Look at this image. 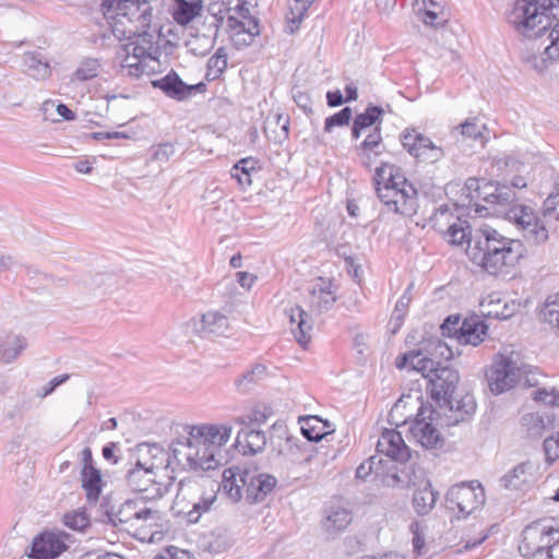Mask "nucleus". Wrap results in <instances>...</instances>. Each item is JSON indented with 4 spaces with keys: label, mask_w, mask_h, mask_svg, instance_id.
I'll use <instances>...</instances> for the list:
<instances>
[{
    "label": "nucleus",
    "mask_w": 559,
    "mask_h": 559,
    "mask_svg": "<svg viewBox=\"0 0 559 559\" xmlns=\"http://www.w3.org/2000/svg\"><path fill=\"white\" fill-rule=\"evenodd\" d=\"M187 437L171 442L174 461L183 469L210 471L222 464V448L230 438L227 425L201 424L186 426Z\"/></svg>",
    "instance_id": "1"
},
{
    "label": "nucleus",
    "mask_w": 559,
    "mask_h": 559,
    "mask_svg": "<svg viewBox=\"0 0 559 559\" xmlns=\"http://www.w3.org/2000/svg\"><path fill=\"white\" fill-rule=\"evenodd\" d=\"M513 29L526 38H539L547 34L549 44L544 55L559 59V0H515L507 13Z\"/></svg>",
    "instance_id": "2"
},
{
    "label": "nucleus",
    "mask_w": 559,
    "mask_h": 559,
    "mask_svg": "<svg viewBox=\"0 0 559 559\" xmlns=\"http://www.w3.org/2000/svg\"><path fill=\"white\" fill-rule=\"evenodd\" d=\"M474 246L468 243L471 260L488 274L507 275L525 255V247L519 239L508 238L493 228L480 230Z\"/></svg>",
    "instance_id": "3"
},
{
    "label": "nucleus",
    "mask_w": 559,
    "mask_h": 559,
    "mask_svg": "<svg viewBox=\"0 0 559 559\" xmlns=\"http://www.w3.org/2000/svg\"><path fill=\"white\" fill-rule=\"evenodd\" d=\"M432 364V370L423 376L429 380L430 396L442 409L445 425L453 426L467 420L476 409L474 396L465 394L461 399H454L460 381L459 372L449 366H442L433 358Z\"/></svg>",
    "instance_id": "4"
},
{
    "label": "nucleus",
    "mask_w": 559,
    "mask_h": 559,
    "mask_svg": "<svg viewBox=\"0 0 559 559\" xmlns=\"http://www.w3.org/2000/svg\"><path fill=\"white\" fill-rule=\"evenodd\" d=\"M508 221L522 230L526 241L536 246L546 243L552 223H559V187L544 201L542 216L531 206L514 202L513 210H509Z\"/></svg>",
    "instance_id": "5"
},
{
    "label": "nucleus",
    "mask_w": 559,
    "mask_h": 559,
    "mask_svg": "<svg viewBox=\"0 0 559 559\" xmlns=\"http://www.w3.org/2000/svg\"><path fill=\"white\" fill-rule=\"evenodd\" d=\"M102 11L107 20L112 21L114 33L127 39L148 28L153 17L147 0H103Z\"/></svg>",
    "instance_id": "6"
},
{
    "label": "nucleus",
    "mask_w": 559,
    "mask_h": 559,
    "mask_svg": "<svg viewBox=\"0 0 559 559\" xmlns=\"http://www.w3.org/2000/svg\"><path fill=\"white\" fill-rule=\"evenodd\" d=\"M525 372H527V364L522 360L520 353L503 349L496 356L486 372L488 388L496 395L502 394L522 381Z\"/></svg>",
    "instance_id": "7"
},
{
    "label": "nucleus",
    "mask_w": 559,
    "mask_h": 559,
    "mask_svg": "<svg viewBox=\"0 0 559 559\" xmlns=\"http://www.w3.org/2000/svg\"><path fill=\"white\" fill-rule=\"evenodd\" d=\"M465 187L469 193L475 192V195L469 194L472 199L483 200L492 210L493 214L508 219L509 210H513L516 201L515 192L512 191L510 186L491 181H484L480 185L477 178H468ZM484 210L487 211L488 207L477 206L476 212L481 214Z\"/></svg>",
    "instance_id": "8"
},
{
    "label": "nucleus",
    "mask_w": 559,
    "mask_h": 559,
    "mask_svg": "<svg viewBox=\"0 0 559 559\" xmlns=\"http://www.w3.org/2000/svg\"><path fill=\"white\" fill-rule=\"evenodd\" d=\"M156 466L146 460H136L135 466L128 471L126 480L128 486L139 492V496H148L147 501L162 497L160 484L155 480Z\"/></svg>",
    "instance_id": "9"
},
{
    "label": "nucleus",
    "mask_w": 559,
    "mask_h": 559,
    "mask_svg": "<svg viewBox=\"0 0 559 559\" xmlns=\"http://www.w3.org/2000/svg\"><path fill=\"white\" fill-rule=\"evenodd\" d=\"M445 501L449 509L468 515L484 504V488L480 484L474 486L473 483L452 486L445 495Z\"/></svg>",
    "instance_id": "10"
},
{
    "label": "nucleus",
    "mask_w": 559,
    "mask_h": 559,
    "mask_svg": "<svg viewBox=\"0 0 559 559\" xmlns=\"http://www.w3.org/2000/svg\"><path fill=\"white\" fill-rule=\"evenodd\" d=\"M439 413L431 406L421 404L416 414L415 420L409 427L414 439L425 449H438L443 444V438L439 430L432 425L435 415Z\"/></svg>",
    "instance_id": "11"
},
{
    "label": "nucleus",
    "mask_w": 559,
    "mask_h": 559,
    "mask_svg": "<svg viewBox=\"0 0 559 559\" xmlns=\"http://www.w3.org/2000/svg\"><path fill=\"white\" fill-rule=\"evenodd\" d=\"M160 521L162 514L155 508L154 501H147L128 533L141 542L154 543L160 538Z\"/></svg>",
    "instance_id": "12"
},
{
    "label": "nucleus",
    "mask_w": 559,
    "mask_h": 559,
    "mask_svg": "<svg viewBox=\"0 0 559 559\" xmlns=\"http://www.w3.org/2000/svg\"><path fill=\"white\" fill-rule=\"evenodd\" d=\"M559 527H554L542 522H534L523 531V539L519 546L522 556L530 555L534 549H545L549 552V546L557 544Z\"/></svg>",
    "instance_id": "13"
},
{
    "label": "nucleus",
    "mask_w": 559,
    "mask_h": 559,
    "mask_svg": "<svg viewBox=\"0 0 559 559\" xmlns=\"http://www.w3.org/2000/svg\"><path fill=\"white\" fill-rule=\"evenodd\" d=\"M401 142L412 156L425 163H436L444 156L440 146L435 145L430 138L415 130H405Z\"/></svg>",
    "instance_id": "14"
},
{
    "label": "nucleus",
    "mask_w": 559,
    "mask_h": 559,
    "mask_svg": "<svg viewBox=\"0 0 559 559\" xmlns=\"http://www.w3.org/2000/svg\"><path fill=\"white\" fill-rule=\"evenodd\" d=\"M69 538V534L62 531L44 532L34 539L28 557L31 559H56L67 550Z\"/></svg>",
    "instance_id": "15"
},
{
    "label": "nucleus",
    "mask_w": 559,
    "mask_h": 559,
    "mask_svg": "<svg viewBox=\"0 0 559 559\" xmlns=\"http://www.w3.org/2000/svg\"><path fill=\"white\" fill-rule=\"evenodd\" d=\"M147 498L148 496H136L132 499H127L117 509L114 507L106 509L105 515L107 521L115 527L128 532L147 503Z\"/></svg>",
    "instance_id": "16"
},
{
    "label": "nucleus",
    "mask_w": 559,
    "mask_h": 559,
    "mask_svg": "<svg viewBox=\"0 0 559 559\" xmlns=\"http://www.w3.org/2000/svg\"><path fill=\"white\" fill-rule=\"evenodd\" d=\"M152 85L159 88L167 97L178 102L186 100L195 93L205 91L204 83L187 84L174 70L165 76L152 81Z\"/></svg>",
    "instance_id": "17"
},
{
    "label": "nucleus",
    "mask_w": 559,
    "mask_h": 559,
    "mask_svg": "<svg viewBox=\"0 0 559 559\" xmlns=\"http://www.w3.org/2000/svg\"><path fill=\"white\" fill-rule=\"evenodd\" d=\"M186 326L200 337L224 336L230 331L228 318L218 312H207L200 319H191Z\"/></svg>",
    "instance_id": "18"
},
{
    "label": "nucleus",
    "mask_w": 559,
    "mask_h": 559,
    "mask_svg": "<svg viewBox=\"0 0 559 559\" xmlns=\"http://www.w3.org/2000/svg\"><path fill=\"white\" fill-rule=\"evenodd\" d=\"M239 480L246 488V499L250 503L263 501L276 486V478L270 474H252L243 471L239 475Z\"/></svg>",
    "instance_id": "19"
},
{
    "label": "nucleus",
    "mask_w": 559,
    "mask_h": 559,
    "mask_svg": "<svg viewBox=\"0 0 559 559\" xmlns=\"http://www.w3.org/2000/svg\"><path fill=\"white\" fill-rule=\"evenodd\" d=\"M310 309L321 314L332 308L336 301V288L331 278L319 277L309 289Z\"/></svg>",
    "instance_id": "20"
},
{
    "label": "nucleus",
    "mask_w": 559,
    "mask_h": 559,
    "mask_svg": "<svg viewBox=\"0 0 559 559\" xmlns=\"http://www.w3.org/2000/svg\"><path fill=\"white\" fill-rule=\"evenodd\" d=\"M377 451L402 463L411 459V450L405 444L401 432L393 429H386L382 432L377 443Z\"/></svg>",
    "instance_id": "21"
},
{
    "label": "nucleus",
    "mask_w": 559,
    "mask_h": 559,
    "mask_svg": "<svg viewBox=\"0 0 559 559\" xmlns=\"http://www.w3.org/2000/svg\"><path fill=\"white\" fill-rule=\"evenodd\" d=\"M235 445L240 447L245 454H257L264 450L266 437L262 430L243 427L237 435Z\"/></svg>",
    "instance_id": "22"
},
{
    "label": "nucleus",
    "mask_w": 559,
    "mask_h": 559,
    "mask_svg": "<svg viewBox=\"0 0 559 559\" xmlns=\"http://www.w3.org/2000/svg\"><path fill=\"white\" fill-rule=\"evenodd\" d=\"M399 194L393 202V212L404 216H412L416 213L417 207V190L405 178V183L396 187Z\"/></svg>",
    "instance_id": "23"
},
{
    "label": "nucleus",
    "mask_w": 559,
    "mask_h": 559,
    "mask_svg": "<svg viewBox=\"0 0 559 559\" xmlns=\"http://www.w3.org/2000/svg\"><path fill=\"white\" fill-rule=\"evenodd\" d=\"M132 38H135V40L124 46V50L128 53H132L142 60L156 58L154 55L157 53L158 49L154 46V34L147 32V28H144V32L134 34Z\"/></svg>",
    "instance_id": "24"
},
{
    "label": "nucleus",
    "mask_w": 559,
    "mask_h": 559,
    "mask_svg": "<svg viewBox=\"0 0 559 559\" xmlns=\"http://www.w3.org/2000/svg\"><path fill=\"white\" fill-rule=\"evenodd\" d=\"M24 72L36 81H45L51 75L48 60L37 51H26L23 55Z\"/></svg>",
    "instance_id": "25"
},
{
    "label": "nucleus",
    "mask_w": 559,
    "mask_h": 559,
    "mask_svg": "<svg viewBox=\"0 0 559 559\" xmlns=\"http://www.w3.org/2000/svg\"><path fill=\"white\" fill-rule=\"evenodd\" d=\"M487 329V325L479 318H468L460 325V333L456 338L462 344L477 346L484 341Z\"/></svg>",
    "instance_id": "26"
},
{
    "label": "nucleus",
    "mask_w": 559,
    "mask_h": 559,
    "mask_svg": "<svg viewBox=\"0 0 559 559\" xmlns=\"http://www.w3.org/2000/svg\"><path fill=\"white\" fill-rule=\"evenodd\" d=\"M352 520L353 515L350 510L342 506H331L325 511L322 526L329 534H336L345 530Z\"/></svg>",
    "instance_id": "27"
},
{
    "label": "nucleus",
    "mask_w": 559,
    "mask_h": 559,
    "mask_svg": "<svg viewBox=\"0 0 559 559\" xmlns=\"http://www.w3.org/2000/svg\"><path fill=\"white\" fill-rule=\"evenodd\" d=\"M288 317L290 323L296 324V329L292 330L296 341L302 347H306L311 337L309 334L312 328L311 323H309L310 316L302 308L296 307L289 310Z\"/></svg>",
    "instance_id": "28"
},
{
    "label": "nucleus",
    "mask_w": 559,
    "mask_h": 559,
    "mask_svg": "<svg viewBox=\"0 0 559 559\" xmlns=\"http://www.w3.org/2000/svg\"><path fill=\"white\" fill-rule=\"evenodd\" d=\"M488 132L489 131L484 123H478L476 119H473L466 120L460 126L455 127L451 134L456 138L457 142H463L468 139L479 140L480 145L484 146L488 139L485 133Z\"/></svg>",
    "instance_id": "29"
},
{
    "label": "nucleus",
    "mask_w": 559,
    "mask_h": 559,
    "mask_svg": "<svg viewBox=\"0 0 559 559\" xmlns=\"http://www.w3.org/2000/svg\"><path fill=\"white\" fill-rule=\"evenodd\" d=\"M267 378V368L262 364L253 365L235 381V386L240 393H248Z\"/></svg>",
    "instance_id": "30"
},
{
    "label": "nucleus",
    "mask_w": 559,
    "mask_h": 559,
    "mask_svg": "<svg viewBox=\"0 0 559 559\" xmlns=\"http://www.w3.org/2000/svg\"><path fill=\"white\" fill-rule=\"evenodd\" d=\"M383 114L384 110L380 106L369 105L362 114L355 117L352 128L353 138L358 139L362 130L373 124L380 127Z\"/></svg>",
    "instance_id": "31"
},
{
    "label": "nucleus",
    "mask_w": 559,
    "mask_h": 559,
    "mask_svg": "<svg viewBox=\"0 0 559 559\" xmlns=\"http://www.w3.org/2000/svg\"><path fill=\"white\" fill-rule=\"evenodd\" d=\"M421 355V349L405 353L404 355L396 359L395 366L399 369H403L408 366L412 370H416L421 374H426V371L432 370V358L420 357Z\"/></svg>",
    "instance_id": "32"
},
{
    "label": "nucleus",
    "mask_w": 559,
    "mask_h": 559,
    "mask_svg": "<svg viewBox=\"0 0 559 559\" xmlns=\"http://www.w3.org/2000/svg\"><path fill=\"white\" fill-rule=\"evenodd\" d=\"M82 487L86 491V497L90 502H96L102 491V476L100 472L94 466L82 468Z\"/></svg>",
    "instance_id": "33"
},
{
    "label": "nucleus",
    "mask_w": 559,
    "mask_h": 559,
    "mask_svg": "<svg viewBox=\"0 0 559 559\" xmlns=\"http://www.w3.org/2000/svg\"><path fill=\"white\" fill-rule=\"evenodd\" d=\"M140 457L138 460H146L148 464L157 465L156 469L164 467V462L170 463L174 460L173 453L168 454L158 444L142 443L138 445Z\"/></svg>",
    "instance_id": "34"
},
{
    "label": "nucleus",
    "mask_w": 559,
    "mask_h": 559,
    "mask_svg": "<svg viewBox=\"0 0 559 559\" xmlns=\"http://www.w3.org/2000/svg\"><path fill=\"white\" fill-rule=\"evenodd\" d=\"M374 187H382L389 185L405 183V177L401 174L400 168L390 163H382L381 166L376 168Z\"/></svg>",
    "instance_id": "35"
},
{
    "label": "nucleus",
    "mask_w": 559,
    "mask_h": 559,
    "mask_svg": "<svg viewBox=\"0 0 559 559\" xmlns=\"http://www.w3.org/2000/svg\"><path fill=\"white\" fill-rule=\"evenodd\" d=\"M437 492L433 491L432 486L421 487L416 489L413 495V508L418 515L428 514L435 507L437 501Z\"/></svg>",
    "instance_id": "36"
},
{
    "label": "nucleus",
    "mask_w": 559,
    "mask_h": 559,
    "mask_svg": "<svg viewBox=\"0 0 559 559\" xmlns=\"http://www.w3.org/2000/svg\"><path fill=\"white\" fill-rule=\"evenodd\" d=\"M245 20H238L234 16H229L227 20L228 27L235 32L236 35L247 34L249 36V44L252 41L253 37L260 34L259 21L255 17L249 15V13H245Z\"/></svg>",
    "instance_id": "37"
},
{
    "label": "nucleus",
    "mask_w": 559,
    "mask_h": 559,
    "mask_svg": "<svg viewBox=\"0 0 559 559\" xmlns=\"http://www.w3.org/2000/svg\"><path fill=\"white\" fill-rule=\"evenodd\" d=\"M177 9L174 12L175 21L180 25L189 24L194 17L200 14L202 9L201 0H176Z\"/></svg>",
    "instance_id": "38"
},
{
    "label": "nucleus",
    "mask_w": 559,
    "mask_h": 559,
    "mask_svg": "<svg viewBox=\"0 0 559 559\" xmlns=\"http://www.w3.org/2000/svg\"><path fill=\"white\" fill-rule=\"evenodd\" d=\"M329 426L328 421H323L317 416H310L304 419L301 432L307 440L318 442L331 433V431L324 430Z\"/></svg>",
    "instance_id": "39"
},
{
    "label": "nucleus",
    "mask_w": 559,
    "mask_h": 559,
    "mask_svg": "<svg viewBox=\"0 0 559 559\" xmlns=\"http://www.w3.org/2000/svg\"><path fill=\"white\" fill-rule=\"evenodd\" d=\"M240 474L236 473L233 468L225 469L222 484L219 485V488L226 492L233 502H238L242 497L241 488L243 486L239 480Z\"/></svg>",
    "instance_id": "40"
},
{
    "label": "nucleus",
    "mask_w": 559,
    "mask_h": 559,
    "mask_svg": "<svg viewBox=\"0 0 559 559\" xmlns=\"http://www.w3.org/2000/svg\"><path fill=\"white\" fill-rule=\"evenodd\" d=\"M528 467V463H521L513 467L512 471L500 478L501 486L509 490L521 489L527 483Z\"/></svg>",
    "instance_id": "41"
},
{
    "label": "nucleus",
    "mask_w": 559,
    "mask_h": 559,
    "mask_svg": "<svg viewBox=\"0 0 559 559\" xmlns=\"http://www.w3.org/2000/svg\"><path fill=\"white\" fill-rule=\"evenodd\" d=\"M313 1L314 0H294V4H290L289 12L286 14L289 34H294L299 28L305 14Z\"/></svg>",
    "instance_id": "42"
},
{
    "label": "nucleus",
    "mask_w": 559,
    "mask_h": 559,
    "mask_svg": "<svg viewBox=\"0 0 559 559\" xmlns=\"http://www.w3.org/2000/svg\"><path fill=\"white\" fill-rule=\"evenodd\" d=\"M445 235L451 245H462L466 240L469 242L471 226L467 221L456 217L449 224Z\"/></svg>",
    "instance_id": "43"
},
{
    "label": "nucleus",
    "mask_w": 559,
    "mask_h": 559,
    "mask_svg": "<svg viewBox=\"0 0 559 559\" xmlns=\"http://www.w3.org/2000/svg\"><path fill=\"white\" fill-rule=\"evenodd\" d=\"M205 79L207 81L217 80L227 68V53L224 47H219L207 61Z\"/></svg>",
    "instance_id": "44"
},
{
    "label": "nucleus",
    "mask_w": 559,
    "mask_h": 559,
    "mask_svg": "<svg viewBox=\"0 0 559 559\" xmlns=\"http://www.w3.org/2000/svg\"><path fill=\"white\" fill-rule=\"evenodd\" d=\"M254 164L255 162L252 158L240 159L233 166L230 171L231 177L237 179L241 187L250 186L252 182L251 171L255 170Z\"/></svg>",
    "instance_id": "45"
},
{
    "label": "nucleus",
    "mask_w": 559,
    "mask_h": 559,
    "mask_svg": "<svg viewBox=\"0 0 559 559\" xmlns=\"http://www.w3.org/2000/svg\"><path fill=\"white\" fill-rule=\"evenodd\" d=\"M540 317L559 332V294L549 296L546 299Z\"/></svg>",
    "instance_id": "46"
},
{
    "label": "nucleus",
    "mask_w": 559,
    "mask_h": 559,
    "mask_svg": "<svg viewBox=\"0 0 559 559\" xmlns=\"http://www.w3.org/2000/svg\"><path fill=\"white\" fill-rule=\"evenodd\" d=\"M99 62L97 59H85L72 75V81H88L97 76Z\"/></svg>",
    "instance_id": "47"
},
{
    "label": "nucleus",
    "mask_w": 559,
    "mask_h": 559,
    "mask_svg": "<svg viewBox=\"0 0 559 559\" xmlns=\"http://www.w3.org/2000/svg\"><path fill=\"white\" fill-rule=\"evenodd\" d=\"M406 474V488H415L416 490L424 486L430 487V480L428 479L425 471L421 467H417L415 465H407Z\"/></svg>",
    "instance_id": "48"
},
{
    "label": "nucleus",
    "mask_w": 559,
    "mask_h": 559,
    "mask_svg": "<svg viewBox=\"0 0 559 559\" xmlns=\"http://www.w3.org/2000/svg\"><path fill=\"white\" fill-rule=\"evenodd\" d=\"M63 523L66 526L73 531L85 532V530L90 526V518L85 511H73L71 513H67L63 516Z\"/></svg>",
    "instance_id": "49"
},
{
    "label": "nucleus",
    "mask_w": 559,
    "mask_h": 559,
    "mask_svg": "<svg viewBox=\"0 0 559 559\" xmlns=\"http://www.w3.org/2000/svg\"><path fill=\"white\" fill-rule=\"evenodd\" d=\"M216 499L215 493L200 498L198 502L193 503V508L187 513V519L190 523H197L203 512L210 510L211 506Z\"/></svg>",
    "instance_id": "50"
},
{
    "label": "nucleus",
    "mask_w": 559,
    "mask_h": 559,
    "mask_svg": "<svg viewBox=\"0 0 559 559\" xmlns=\"http://www.w3.org/2000/svg\"><path fill=\"white\" fill-rule=\"evenodd\" d=\"M406 466L402 468L394 467V471L390 469L382 477V484L388 487L406 488L407 484Z\"/></svg>",
    "instance_id": "51"
},
{
    "label": "nucleus",
    "mask_w": 559,
    "mask_h": 559,
    "mask_svg": "<svg viewBox=\"0 0 559 559\" xmlns=\"http://www.w3.org/2000/svg\"><path fill=\"white\" fill-rule=\"evenodd\" d=\"M352 119V109L344 107L338 112L328 117L324 122V131L331 132L335 127H344L349 123Z\"/></svg>",
    "instance_id": "52"
},
{
    "label": "nucleus",
    "mask_w": 559,
    "mask_h": 559,
    "mask_svg": "<svg viewBox=\"0 0 559 559\" xmlns=\"http://www.w3.org/2000/svg\"><path fill=\"white\" fill-rule=\"evenodd\" d=\"M25 347V342L21 337L14 340L13 346L5 347L0 344V364H9L17 358L21 350Z\"/></svg>",
    "instance_id": "53"
},
{
    "label": "nucleus",
    "mask_w": 559,
    "mask_h": 559,
    "mask_svg": "<svg viewBox=\"0 0 559 559\" xmlns=\"http://www.w3.org/2000/svg\"><path fill=\"white\" fill-rule=\"evenodd\" d=\"M266 419L267 414L265 412L253 409L250 414L238 418L237 421L242 424L245 427L255 428L264 424Z\"/></svg>",
    "instance_id": "54"
},
{
    "label": "nucleus",
    "mask_w": 559,
    "mask_h": 559,
    "mask_svg": "<svg viewBox=\"0 0 559 559\" xmlns=\"http://www.w3.org/2000/svg\"><path fill=\"white\" fill-rule=\"evenodd\" d=\"M399 185H389V186H380L376 187V192L378 198L383 202L390 211H393V202L392 200H396L399 194L396 192V187Z\"/></svg>",
    "instance_id": "55"
},
{
    "label": "nucleus",
    "mask_w": 559,
    "mask_h": 559,
    "mask_svg": "<svg viewBox=\"0 0 559 559\" xmlns=\"http://www.w3.org/2000/svg\"><path fill=\"white\" fill-rule=\"evenodd\" d=\"M543 447L548 461L554 462L559 459V431L557 435L547 437Z\"/></svg>",
    "instance_id": "56"
},
{
    "label": "nucleus",
    "mask_w": 559,
    "mask_h": 559,
    "mask_svg": "<svg viewBox=\"0 0 559 559\" xmlns=\"http://www.w3.org/2000/svg\"><path fill=\"white\" fill-rule=\"evenodd\" d=\"M382 138L380 133V127L376 126L374 131L367 135L365 141L361 143V148L367 152L371 151L374 153V155H379L380 152L376 151L381 144Z\"/></svg>",
    "instance_id": "57"
},
{
    "label": "nucleus",
    "mask_w": 559,
    "mask_h": 559,
    "mask_svg": "<svg viewBox=\"0 0 559 559\" xmlns=\"http://www.w3.org/2000/svg\"><path fill=\"white\" fill-rule=\"evenodd\" d=\"M460 316H449L444 322L440 325V329L442 331V335L444 336H452L454 335L457 337L460 333V325H461Z\"/></svg>",
    "instance_id": "58"
},
{
    "label": "nucleus",
    "mask_w": 559,
    "mask_h": 559,
    "mask_svg": "<svg viewBox=\"0 0 559 559\" xmlns=\"http://www.w3.org/2000/svg\"><path fill=\"white\" fill-rule=\"evenodd\" d=\"M411 290V286L407 288V290L401 296V298L397 300L394 309V319L396 321V328L401 325L403 321L404 313L406 312L409 302H411V296L408 295V292Z\"/></svg>",
    "instance_id": "59"
},
{
    "label": "nucleus",
    "mask_w": 559,
    "mask_h": 559,
    "mask_svg": "<svg viewBox=\"0 0 559 559\" xmlns=\"http://www.w3.org/2000/svg\"><path fill=\"white\" fill-rule=\"evenodd\" d=\"M175 154V147L170 143H163L153 148L152 159L160 163L167 162Z\"/></svg>",
    "instance_id": "60"
},
{
    "label": "nucleus",
    "mask_w": 559,
    "mask_h": 559,
    "mask_svg": "<svg viewBox=\"0 0 559 559\" xmlns=\"http://www.w3.org/2000/svg\"><path fill=\"white\" fill-rule=\"evenodd\" d=\"M154 559H192V556L187 550L170 546L155 556Z\"/></svg>",
    "instance_id": "61"
},
{
    "label": "nucleus",
    "mask_w": 559,
    "mask_h": 559,
    "mask_svg": "<svg viewBox=\"0 0 559 559\" xmlns=\"http://www.w3.org/2000/svg\"><path fill=\"white\" fill-rule=\"evenodd\" d=\"M142 61V59L127 52L122 67L129 69L130 75L140 76V74L143 72Z\"/></svg>",
    "instance_id": "62"
},
{
    "label": "nucleus",
    "mask_w": 559,
    "mask_h": 559,
    "mask_svg": "<svg viewBox=\"0 0 559 559\" xmlns=\"http://www.w3.org/2000/svg\"><path fill=\"white\" fill-rule=\"evenodd\" d=\"M230 544L224 536H217L213 540L209 543V550L211 552H222L225 551L227 548H229Z\"/></svg>",
    "instance_id": "63"
},
{
    "label": "nucleus",
    "mask_w": 559,
    "mask_h": 559,
    "mask_svg": "<svg viewBox=\"0 0 559 559\" xmlns=\"http://www.w3.org/2000/svg\"><path fill=\"white\" fill-rule=\"evenodd\" d=\"M439 344H440L439 338L429 341L428 345L424 349H421L423 355L420 357H431L435 359V361H439L438 360L440 358L439 357V348H438Z\"/></svg>",
    "instance_id": "64"
}]
</instances>
